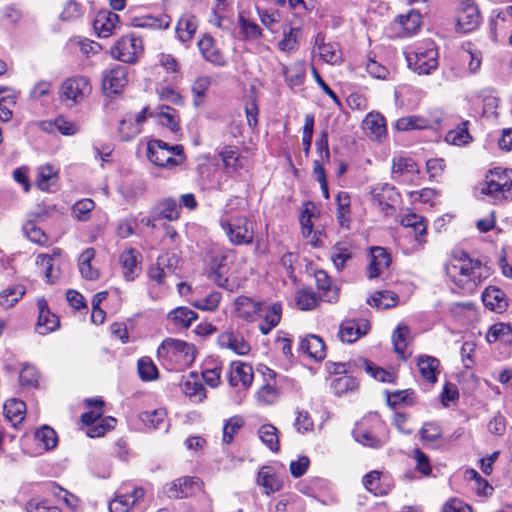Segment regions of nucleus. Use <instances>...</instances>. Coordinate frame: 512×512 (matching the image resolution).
Listing matches in <instances>:
<instances>
[{
  "label": "nucleus",
  "mask_w": 512,
  "mask_h": 512,
  "mask_svg": "<svg viewBox=\"0 0 512 512\" xmlns=\"http://www.w3.org/2000/svg\"><path fill=\"white\" fill-rule=\"evenodd\" d=\"M476 189L480 194L490 197L494 204L512 199V179L508 171L501 168L489 170Z\"/></svg>",
  "instance_id": "nucleus-1"
},
{
  "label": "nucleus",
  "mask_w": 512,
  "mask_h": 512,
  "mask_svg": "<svg viewBox=\"0 0 512 512\" xmlns=\"http://www.w3.org/2000/svg\"><path fill=\"white\" fill-rule=\"evenodd\" d=\"M147 157L154 165L164 168H174L186 160L182 145L170 146L159 139L147 143Z\"/></svg>",
  "instance_id": "nucleus-2"
},
{
  "label": "nucleus",
  "mask_w": 512,
  "mask_h": 512,
  "mask_svg": "<svg viewBox=\"0 0 512 512\" xmlns=\"http://www.w3.org/2000/svg\"><path fill=\"white\" fill-rule=\"evenodd\" d=\"M456 260L457 263L447 266L446 271L457 285L468 282L476 285L481 281L483 266L480 260L471 259L464 251L460 252Z\"/></svg>",
  "instance_id": "nucleus-3"
},
{
  "label": "nucleus",
  "mask_w": 512,
  "mask_h": 512,
  "mask_svg": "<svg viewBox=\"0 0 512 512\" xmlns=\"http://www.w3.org/2000/svg\"><path fill=\"white\" fill-rule=\"evenodd\" d=\"M220 226L233 245H249L254 240V223L246 216L221 217Z\"/></svg>",
  "instance_id": "nucleus-4"
},
{
  "label": "nucleus",
  "mask_w": 512,
  "mask_h": 512,
  "mask_svg": "<svg viewBox=\"0 0 512 512\" xmlns=\"http://www.w3.org/2000/svg\"><path fill=\"white\" fill-rule=\"evenodd\" d=\"M142 52V40L132 34L118 39L110 49V54L114 59L128 64L135 63Z\"/></svg>",
  "instance_id": "nucleus-5"
},
{
  "label": "nucleus",
  "mask_w": 512,
  "mask_h": 512,
  "mask_svg": "<svg viewBox=\"0 0 512 512\" xmlns=\"http://www.w3.org/2000/svg\"><path fill=\"white\" fill-rule=\"evenodd\" d=\"M161 358L190 362L194 359L193 345L178 339L166 338L157 350Z\"/></svg>",
  "instance_id": "nucleus-6"
},
{
  "label": "nucleus",
  "mask_w": 512,
  "mask_h": 512,
  "mask_svg": "<svg viewBox=\"0 0 512 512\" xmlns=\"http://www.w3.org/2000/svg\"><path fill=\"white\" fill-rule=\"evenodd\" d=\"M481 21L482 18L478 6L472 0H463L457 14V32H471L478 28Z\"/></svg>",
  "instance_id": "nucleus-7"
},
{
  "label": "nucleus",
  "mask_w": 512,
  "mask_h": 512,
  "mask_svg": "<svg viewBox=\"0 0 512 512\" xmlns=\"http://www.w3.org/2000/svg\"><path fill=\"white\" fill-rule=\"evenodd\" d=\"M90 92V84L87 78L75 76L66 79L60 86L59 96L62 101H70L72 104L80 102Z\"/></svg>",
  "instance_id": "nucleus-8"
},
{
  "label": "nucleus",
  "mask_w": 512,
  "mask_h": 512,
  "mask_svg": "<svg viewBox=\"0 0 512 512\" xmlns=\"http://www.w3.org/2000/svg\"><path fill=\"white\" fill-rule=\"evenodd\" d=\"M409 67L420 75L430 74L438 66L437 51L434 47L421 49L418 48L412 57L407 56Z\"/></svg>",
  "instance_id": "nucleus-9"
},
{
  "label": "nucleus",
  "mask_w": 512,
  "mask_h": 512,
  "mask_svg": "<svg viewBox=\"0 0 512 512\" xmlns=\"http://www.w3.org/2000/svg\"><path fill=\"white\" fill-rule=\"evenodd\" d=\"M202 487L197 477H181L165 486V494L170 499H182L193 496Z\"/></svg>",
  "instance_id": "nucleus-10"
},
{
  "label": "nucleus",
  "mask_w": 512,
  "mask_h": 512,
  "mask_svg": "<svg viewBox=\"0 0 512 512\" xmlns=\"http://www.w3.org/2000/svg\"><path fill=\"white\" fill-rule=\"evenodd\" d=\"M374 202L378 205L381 211L385 215H391L394 211L393 203H395L399 197L396 189L385 183L381 186H376L371 191Z\"/></svg>",
  "instance_id": "nucleus-11"
},
{
  "label": "nucleus",
  "mask_w": 512,
  "mask_h": 512,
  "mask_svg": "<svg viewBox=\"0 0 512 512\" xmlns=\"http://www.w3.org/2000/svg\"><path fill=\"white\" fill-rule=\"evenodd\" d=\"M370 327V323L366 319L345 320L340 325L339 337L342 342L353 343L366 335Z\"/></svg>",
  "instance_id": "nucleus-12"
},
{
  "label": "nucleus",
  "mask_w": 512,
  "mask_h": 512,
  "mask_svg": "<svg viewBox=\"0 0 512 512\" xmlns=\"http://www.w3.org/2000/svg\"><path fill=\"white\" fill-rule=\"evenodd\" d=\"M127 83V67L115 65L103 74V89L110 94L118 93Z\"/></svg>",
  "instance_id": "nucleus-13"
},
{
  "label": "nucleus",
  "mask_w": 512,
  "mask_h": 512,
  "mask_svg": "<svg viewBox=\"0 0 512 512\" xmlns=\"http://www.w3.org/2000/svg\"><path fill=\"white\" fill-rule=\"evenodd\" d=\"M38 321L37 330L40 334L46 335L59 327V318L53 314L44 298L37 300Z\"/></svg>",
  "instance_id": "nucleus-14"
},
{
  "label": "nucleus",
  "mask_w": 512,
  "mask_h": 512,
  "mask_svg": "<svg viewBox=\"0 0 512 512\" xmlns=\"http://www.w3.org/2000/svg\"><path fill=\"white\" fill-rule=\"evenodd\" d=\"M370 262L368 265V278L374 279L380 276L382 271L391 263L390 254L383 247L376 246L370 249Z\"/></svg>",
  "instance_id": "nucleus-15"
},
{
  "label": "nucleus",
  "mask_w": 512,
  "mask_h": 512,
  "mask_svg": "<svg viewBox=\"0 0 512 512\" xmlns=\"http://www.w3.org/2000/svg\"><path fill=\"white\" fill-rule=\"evenodd\" d=\"M141 254L134 248L124 250L119 256V262L123 270V276L127 281H133L139 273Z\"/></svg>",
  "instance_id": "nucleus-16"
},
{
  "label": "nucleus",
  "mask_w": 512,
  "mask_h": 512,
  "mask_svg": "<svg viewBox=\"0 0 512 512\" xmlns=\"http://www.w3.org/2000/svg\"><path fill=\"white\" fill-rule=\"evenodd\" d=\"M119 22V16L111 11L102 10L93 21V28L99 37H109Z\"/></svg>",
  "instance_id": "nucleus-17"
},
{
  "label": "nucleus",
  "mask_w": 512,
  "mask_h": 512,
  "mask_svg": "<svg viewBox=\"0 0 512 512\" xmlns=\"http://www.w3.org/2000/svg\"><path fill=\"white\" fill-rule=\"evenodd\" d=\"M362 126L370 139L380 140L386 135L385 119L378 112L369 113L363 120Z\"/></svg>",
  "instance_id": "nucleus-18"
},
{
  "label": "nucleus",
  "mask_w": 512,
  "mask_h": 512,
  "mask_svg": "<svg viewBox=\"0 0 512 512\" xmlns=\"http://www.w3.org/2000/svg\"><path fill=\"white\" fill-rule=\"evenodd\" d=\"M235 307L238 316L245 321H253L254 316L264 310V304L241 295L235 300Z\"/></svg>",
  "instance_id": "nucleus-19"
},
{
  "label": "nucleus",
  "mask_w": 512,
  "mask_h": 512,
  "mask_svg": "<svg viewBox=\"0 0 512 512\" xmlns=\"http://www.w3.org/2000/svg\"><path fill=\"white\" fill-rule=\"evenodd\" d=\"M198 48L205 60L218 66H225L227 60L223 53L215 46L214 40L210 36H204L198 42Z\"/></svg>",
  "instance_id": "nucleus-20"
},
{
  "label": "nucleus",
  "mask_w": 512,
  "mask_h": 512,
  "mask_svg": "<svg viewBox=\"0 0 512 512\" xmlns=\"http://www.w3.org/2000/svg\"><path fill=\"white\" fill-rule=\"evenodd\" d=\"M253 381V369L249 364L243 362H232L229 376L231 386L238 385L239 382L243 386L249 387Z\"/></svg>",
  "instance_id": "nucleus-21"
},
{
  "label": "nucleus",
  "mask_w": 512,
  "mask_h": 512,
  "mask_svg": "<svg viewBox=\"0 0 512 512\" xmlns=\"http://www.w3.org/2000/svg\"><path fill=\"white\" fill-rule=\"evenodd\" d=\"M263 317V321L259 325L262 334L267 335L274 327L278 325L281 319V305L274 303L272 305H264V310L258 313Z\"/></svg>",
  "instance_id": "nucleus-22"
},
{
  "label": "nucleus",
  "mask_w": 512,
  "mask_h": 512,
  "mask_svg": "<svg viewBox=\"0 0 512 512\" xmlns=\"http://www.w3.org/2000/svg\"><path fill=\"white\" fill-rule=\"evenodd\" d=\"M300 350L315 360H322L326 355L325 344L322 338L313 334L308 335L301 340Z\"/></svg>",
  "instance_id": "nucleus-23"
},
{
  "label": "nucleus",
  "mask_w": 512,
  "mask_h": 512,
  "mask_svg": "<svg viewBox=\"0 0 512 512\" xmlns=\"http://www.w3.org/2000/svg\"><path fill=\"white\" fill-rule=\"evenodd\" d=\"M483 304L492 311H502L507 307L505 293L495 286H489L482 293Z\"/></svg>",
  "instance_id": "nucleus-24"
},
{
  "label": "nucleus",
  "mask_w": 512,
  "mask_h": 512,
  "mask_svg": "<svg viewBox=\"0 0 512 512\" xmlns=\"http://www.w3.org/2000/svg\"><path fill=\"white\" fill-rule=\"evenodd\" d=\"M181 207L172 198L160 201L153 209L154 219L177 220L180 216Z\"/></svg>",
  "instance_id": "nucleus-25"
},
{
  "label": "nucleus",
  "mask_w": 512,
  "mask_h": 512,
  "mask_svg": "<svg viewBox=\"0 0 512 512\" xmlns=\"http://www.w3.org/2000/svg\"><path fill=\"white\" fill-rule=\"evenodd\" d=\"M219 342L222 347L229 348L239 355H246L251 349L249 343L242 336L236 335L233 332L223 333L219 337Z\"/></svg>",
  "instance_id": "nucleus-26"
},
{
  "label": "nucleus",
  "mask_w": 512,
  "mask_h": 512,
  "mask_svg": "<svg viewBox=\"0 0 512 512\" xmlns=\"http://www.w3.org/2000/svg\"><path fill=\"white\" fill-rule=\"evenodd\" d=\"M257 484L264 488V492L267 495L279 491L282 488V482L275 475L272 467L269 466H264L259 471L257 476Z\"/></svg>",
  "instance_id": "nucleus-27"
},
{
  "label": "nucleus",
  "mask_w": 512,
  "mask_h": 512,
  "mask_svg": "<svg viewBox=\"0 0 512 512\" xmlns=\"http://www.w3.org/2000/svg\"><path fill=\"white\" fill-rule=\"evenodd\" d=\"M417 366L421 376L430 383L437 381L439 360L435 357L422 355L418 357Z\"/></svg>",
  "instance_id": "nucleus-28"
},
{
  "label": "nucleus",
  "mask_w": 512,
  "mask_h": 512,
  "mask_svg": "<svg viewBox=\"0 0 512 512\" xmlns=\"http://www.w3.org/2000/svg\"><path fill=\"white\" fill-rule=\"evenodd\" d=\"M95 257L94 248L85 249L79 256L78 267L83 278L87 280H96L99 277V271L92 267L91 261Z\"/></svg>",
  "instance_id": "nucleus-29"
},
{
  "label": "nucleus",
  "mask_w": 512,
  "mask_h": 512,
  "mask_svg": "<svg viewBox=\"0 0 512 512\" xmlns=\"http://www.w3.org/2000/svg\"><path fill=\"white\" fill-rule=\"evenodd\" d=\"M140 420L150 429L168 430L166 411L164 409L143 412L140 414Z\"/></svg>",
  "instance_id": "nucleus-30"
},
{
  "label": "nucleus",
  "mask_w": 512,
  "mask_h": 512,
  "mask_svg": "<svg viewBox=\"0 0 512 512\" xmlns=\"http://www.w3.org/2000/svg\"><path fill=\"white\" fill-rule=\"evenodd\" d=\"M58 171L53 166L46 164L37 168L36 185L40 190L47 191L56 184Z\"/></svg>",
  "instance_id": "nucleus-31"
},
{
  "label": "nucleus",
  "mask_w": 512,
  "mask_h": 512,
  "mask_svg": "<svg viewBox=\"0 0 512 512\" xmlns=\"http://www.w3.org/2000/svg\"><path fill=\"white\" fill-rule=\"evenodd\" d=\"M489 343L501 341L505 344H512V326L507 323H496L489 328L486 335Z\"/></svg>",
  "instance_id": "nucleus-32"
},
{
  "label": "nucleus",
  "mask_w": 512,
  "mask_h": 512,
  "mask_svg": "<svg viewBox=\"0 0 512 512\" xmlns=\"http://www.w3.org/2000/svg\"><path fill=\"white\" fill-rule=\"evenodd\" d=\"M148 108H144L136 117L135 122H129V131L124 132L127 126V119H122L118 128L120 137L124 141H129L141 132V125L146 119Z\"/></svg>",
  "instance_id": "nucleus-33"
},
{
  "label": "nucleus",
  "mask_w": 512,
  "mask_h": 512,
  "mask_svg": "<svg viewBox=\"0 0 512 512\" xmlns=\"http://www.w3.org/2000/svg\"><path fill=\"white\" fill-rule=\"evenodd\" d=\"M337 220L342 227H349L350 218V195L347 192L340 191L336 196Z\"/></svg>",
  "instance_id": "nucleus-34"
},
{
  "label": "nucleus",
  "mask_w": 512,
  "mask_h": 512,
  "mask_svg": "<svg viewBox=\"0 0 512 512\" xmlns=\"http://www.w3.org/2000/svg\"><path fill=\"white\" fill-rule=\"evenodd\" d=\"M197 19L192 15H184L178 21L176 33L182 42L192 39L197 29Z\"/></svg>",
  "instance_id": "nucleus-35"
},
{
  "label": "nucleus",
  "mask_w": 512,
  "mask_h": 512,
  "mask_svg": "<svg viewBox=\"0 0 512 512\" xmlns=\"http://www.w3.org/2000/svg\"><path fill=\"white\" fill-rule=\"evenodd\" d=\"M171 23L170 16L163 14L159 17L146 16L143 18H136L133 20V26L141 28H152L165 30Z\"/></svg>",
  "instance_id": "nucleus-36"
},
{
  "label": "nucleus",
  "mask_w": 512,
  "mask_h": 512,
  "mask_svg": "<svg viewBox=\"0 0 512 512\" xmlns=\"http://www.w3.org/2000/svg\"><path fill=\"white\" fill-rule=\"evenodd\" d=\"M182 390L184 394L194 401L200 402L206 398V389L202 383L198 382L196 376L192 373L190 377L183 383Z\"/></svg>",
  "instance_id": "nucleus-37"
},
{
  "label": "nucleus",
  "mask_w": 512,
  "mask_h": 512,
  "mask_svg": "<svg viewBox=\"0 0 512 512\" xmlns=\"http://www.w3.org/2000/svg\"><path fill=\"white\" fill-rule=\"evenodd\" d=\"M4 411L11 422L20 423L24 419L26 404L18 399H10L4 404Z\"/></svg>",
  "instance_id": "nucleus-38"
},
{
  "label": "nucleus",
  "mask_w": 512,
  "mask_h": 512,
  "mask_svg": "<svg viewBox=\"0 0 512 512\" xmlns=\"http://www.w3.org/2000/svg\"><path fill=\"white\" fill-rule=\"evenodd\" d=\"M224 168L228 173L236 172L240 167L239 151L236 147L227 146L219 153Z\"/></svg>",
  "instance_id": "nucleus-39"
},
{
  "label": "nucleus",
  "mask_w": 512,
  "mask_h": 512,
  "mask_svg": "<svg viewBox=\"0 0 512 512\" xmlns=\"http://www.w3.org/2000/svg\"><path fill=\"white\" fill-rule=\"evenodd\" d=\"M431 127L429 120L421 116H406L397 120L396 128L399 131H407L413 129H427Z\"/></svg>",
  "instance_id": "nucleus-40"
},
{
  "label": "nucleus",
  "mask_w": 512,
  "mask_h": 512,
  "mask_svg": "<svg viewBox=\"0 0 512 512\" xmlns=\"http://www.w3.org/2000/svg\"><path fill=\"white\" fill-rule=\"evenodd\" d=\"M53 127L63 135H74L78 132V126L72 121H68L63 116H58L53 122H44L43 129L52 131Z\"/></svg>",
  "instance_id": "nucleus-41"
},
{
  "label": "nucleus",
  "mask_w": 512,
  "mask_h": 512,
  "mask_svg": "<svg viewBox=\"0 0 512 512\" xmlns=\"http://www.w3.org/2000/svg\"><path fill=\"white\" fill-rule=\"evenodd\" d=\"M259 438L273 452L279 450V439L277 428L271 424H264L259 428Z\"/></svg>",
  "instance_id": "nucleus-42"
},
{
  "label": "nucleus",
  "mask_w": 512,
  "mask_h": 512,
  "mask_svg": "<svg viewBox=\"0 0 512 512\" xmlns=\"http://www.w3.org/2000/svg\"><path fill=\"white\" fill-rule=\"evenodd\" d=\"M368 303L371 306L389 309L397 305L398 295L388 290L378 291L368 300Z\"/></svg>",
  "instance_id": "nucleus-43"
},
{
  "label": "nucleus",
  "mask_w": 512,
  "mask_h": 512,
  "mask_svg": "<svg viewBox=\"0 0 512 512\" xmlns=\"http://www.w3.org/2000/svg\"><path fill=\"white\" fill-rule=\"evenodd\" d=\"M175 325L188 328L197 319V313L187 307H178L169 313Z\"/></svg>",
  "instance_id": "nucleus-44"
},
{
  "label": "nucleus",
  "mask_w": 512,
  "mask_h": 512,
  "mask_svg": "<svg viewBox=\"0 0 512 512\" xmlns=\"http://www.w3.org/2000/svg\"><path fill=\"white\" fill-rule=\"evenodd\" d=\"M35 438L43 445L45 450H52L58 444V435L53 428L44 425L35 432Z\"/></svg>",
  "instance_id": "nucleus-45"
},
{
  "label": "nucleus",
  "mask_w": 512,
  "mask_h": 512,
  "mask_svg": "<svg viewBox=\"0 0 512 512\" xmlns=\"http://www.w3.org/2000/svg\"><path fill=\"white\" fill-rule=\"evenodd\" d=\"M23 285H13L0 293V305L9 308L13 306L25 294Z\"/></svg>",
  "instance_id": "nucleus-46"
},
{
  "label": "nucleus",
  "mask_w": 512,
  "mask_h": 512,
  "mask_svg": "<svg viewBox=\"0 0 512 512\" xmlns=\"http://www.w3.org/2000/svg\"><path fill=\"white\" fill-rule=\"evenodd\" d=\"M330 258L336 269L338 271H342L345 268L347 261L351 260L352 253L345 245L338 243L332 247Z\"/></svg>",
  "instance_id": "nucleus-47"
},
{
  "label": "nucleus",
  "mask_w": 512,
  "mask_h": 512,
  "mask_svg": "<svg viewBox=\"0 0 512 512\" xmlns=\"http://www.w3.org/2000/svg\"><path fill=\"white\" fill-rule=\"evenodd\" d=\"M396 22L402 27L407 35L414 34L420 27L421 17L420 14L414 11L406 15H399Z\"/></svg>",
  "instance_id": "nucleus-48"
},
{
  "label": "nucleus",
  "mask_w": 512,
  "mask_h": 512,
  "mask_svg": "<svg viewBox=\"0 0 512 512\" xmlns=\"http://www.w3.org/2000/svg\"><path fill=\"white\" fill-rule=\"evenodd\" d=\"M357 387V379L349 375H343L338 378H335L331 383V389L333 393L337 396H340L349 391H353Z\"/></svg>",
  "instance_id": "nucleus-49"
},
{
  "label": "nucleus",
  "mask_w": 512,
  "mask_h": 512,
  "mask_svg": "<svg viewBox=\"0 0 512 512\" xmlns=\"http://www.w3.org/2000/svg\"><path fill=\"white\" fill-rule=\"evenodd\" d=\"M468 121H464L458 125L454 130L448 132L446 141L454 145L467 144L471 140V136L468 132Z\"/></svg>",
  "instance_id": "nucleus-50"
},
{
  "label": "nucleus",
  "mask_w": 512,
  "mask_h": 512,
  "mask_svg": "<svg viewBox=\"0 0 512 512\" xmlns=\"http://www.w3.org/2000/svg\"><path fill=\"white\" fill-rule=\"evenodd\" d=\"M231 258L229 251H218L211 255L210 269L215 274L221 276L225 273L229 260Z\"/></svg>",
  "instance_id": "nucleus-51"
},
{
  "label": "nucleus",
  "mask_w": 512,
  "mask_h": 512,
  "mask_svg": "<svg viewBox=\"0 0 512 512\" xmlns=\"http://www.w3.org/2000/svg\"><path fill=\"white\" fill-rule=\"evenodd\" d=\"M392 177L395 178V175L406 173H418V167L415 161L411 158L407 157H398L393 159L392 163Z\"/></svg>",
  "instance_id": "nucleus-52"
},
{
  "label": "nucleus",
  "mask_w": 512,
  "mask_h": 512,
  "mask_svg": "<svg viewBox=\"0 0 512 512\" xmlns=\"http://www.w3.org/2000/svg\"><path fill=\"white\" fill-rule=\"evenodd\" d=\"M295 300L298 308L301 310H312L318 304L316 294L313 291L306 289L297 291Z\"/></svg>",
  "instance_id": "nucleus-53"
},
{
  "label": "nucleus",
  "mask_w": 512,
  "mask_h": 512,
  "mask_svg": "<svg viewBox=\"0 0 512 512\" xmlns=\"http://www.w3.org/2000/svg\"><path fill=\"white\" fill-rule=\"evenodd\" d=\"M409 332L410 330L408 326L400 324L397 326L392 335L394 351L402 357L407 347L406 339L409 335Z\"/></svg>",
  "instance_id": "nucleus-54"
},
{
  "label": "nucleus",
  "mask_w": 512,
  "mask_h": 512,
  "mask_svg": "<svg viewBox=\"0 0 512 512\" xmlns=\"http://www.w3.org/2000/svg\"><path fill=\"white\" fill-rule=\"evenodd\" d=\"M138 373L142 380L151 381L158 377V369L153 361L148 357H143L138 361Z\"/></svg>",
  "instance_id": "nucleus-55"
},
{
  "label": "nucleus",
  "mask_w": 512,
  "mask_h": 512,
  "mask_svg": "<svg viewBox=\"0 0 512 512\" xmlns=\"http://www.w3.org/2000/svg\"><path fill=\"white\" fill-rule=\"evenodd\" d=\"M319 54L326 62L331 64L341 61V51L336 43H323L319 45Z\"/></svg>",
  "instance_id": "nucleus-56"
},
{
  "label": "nucleus",
  "mask_w": 512,
  "mask_h": 512,
  "mask_svg": "<svg viewBox=\"0 0 512 512\" xmlns=\"http://www.w3.org/2000/svg\"><path fill=\"white\" fill-rule=\"evenodd\" d=\"M243 424L244 421L240 416L230 418L223 426V442L230 444L234 439V435L243 426Z\"/></svg>",
  "instance_id": "nucleus-57"
},
{
  "label": "nucleus",
  "mask_w": 512,
  "mask_h": 512,
  "mask_svg": "<svg viewBox=\"0 0 512 512\" xmlns=\"http://www.w3.org/2000/svg\"><path fill=\"white\" fill-rule=\"evenodd\" d=\"M423 442H435L442 437V429L434 422L425 423L419 431Z\"/></svg>",
  "instance_id": "nucleus-58"
},
{
  "label": "nucleus",
  "mask_w": 512,
  "mask_h": 512,
  "mask_svg": "<svg viewBox=\"0 0 512 512\" xmlns=\"http://www.w3.org/2000/svg\"><path fill=\"white\" fill-rule=\"evenodd\" d=\"M239 25L244 38L247 40H255L262 36L261 28L242 16L239 17Z\"/></svg>",
  "instance_id": "nucleus-59"
},
{
  "label": "nucleus",
  "mask_w": 512,
  "mask_h": 512,
  "mask_svg": "<svg viewBox=\"0 0 512 512\" xmlns=\"http://www.w3.org/2000/svg\"><path fill=\"white\" fill-rule=\"evenodd\" d=\"M170 259L167 256H159L157 259L156 265H153L148 270V276L151 280L157 282L158 284H162L164 277L166 276L165 272V261Z\"/></svg>",
  "instance_id": "nucleus-60"
},
{
  "label": "nucleus",
  "mask_w": 512,
  "mask_h": 512,
  "mask_svg": "<svg viewBox=\"0 0 512 512\" xmlns=\"http://www.w3.org/2000/svg\"><path fill=\"white\" fill-rule=\"evenodd\" d=\"M24 232L27 238L34 243L43 245L47 241V236L44 231L32 222H29L24 226Z\"/></svg>",
  "instance_id": "nucleus-61"
},
{
  "label": "nucleus",
  "mask_w": 512,
  "mask_h": 512,
  "mask_svg": "<svg viewBox=\"0 0 512 512\" xmlns=\"http://www.w3.org/2000/svg\"><path fill=\"white\" fill-rule=\"evenodd\" d=\"M414 459L416 461V469L424 476H429L432 472L428 456L419 448L414 449Z\"/></svg>",
  "instance_id": "nucleus-62"
},
{
  "label": "nucleus",
  "mask_w": 512,
  "mask_h": 512,
  "mask_svg": "<svg viewBox=\"0 0 512 512\" xmlns=\"http://www.w3.org/2000/svg\"><path fill=\"white\" fill-rule=\"evenodd\" d=\"M131 496L121 495L109 503L110 512H128L133 506V502L130 501Z\"/></svg>",
  "instance_id": "nucleus-63"
},
{
  "label": "nucleus",
  "mask_w": 512,
  "mask_h": 512,
  "mask_svg": "<svg viewBox=\"0 0 512 512\" xmlns=\"http://www.w3.org/2000/svg\"><path fill=\"white\" fill-rule=\"evenodd\" d=\"M27 512H61L58 507L49 506L46 501H39L36 499L30 500L26 504Z\"/></svg>",
  "instance_id": "nucleus-64"
}]
</instances>
